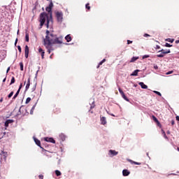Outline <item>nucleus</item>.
Instances as JSON below:
<instances>
[{
    "instance_id": "obj_1",
    "label": "nucleus",
    "mask_w": 179,
    "mask_h": 179,
    "mask_svg": "<svg viewBox=\"0 0 179 179\" xmlns=\"http://www.w3.org/2000/svg\"><path fill=\"white\" fill-rule=\"evenodd\" d=\"M63 40L64 37H57V35L50 33V31L47 30L46 36L43 39V45H45V48H50V46L52 45L53 44L61 45V44L63 43Z\"/></svg>"
},
{
    "instance_id": "obj_2",
    "label": "nucleus",
    "mask_w": 179,
    "mask_h": 179,
    "mask_svg": "<svg viewBox=\"0 0 179 179\" xmlns=\"http://www.w3.org/2000/svg\"><path fill=\"white\" fill-rule=\"evenodd\" d=\"M47 1H50V3L49 4V6L48 7H46V12H48L50 18H48V15H47V13H41L40 15V26L41 27H43V26H44V23H45V20L47 21L45 26L46 27H48V26H50V22H51V20H52V8H54V3H52V0H47Z\"/></svg>"
},
{
    "instance_id": "obj_3",
    "label": "nucleus",
    "mask_w": 179,
    "mask_h": 179,
    "mask_svg": "<svg viewBox=\"0 0 179 179\" xmlns=\"http://www.w3.org/2000/svg\"><path fill=\"white\" fill-rule=\"evenodd\" d=\"M55 16L57 17V22L59 23H62V20L64 19V13L61 11H57L55 12Z\"/></svg>"
},
{
    "instance_id": "obj_4",
    "label": "nucleus",
    "mask_w": 179,
    "mask_h": 179,
    "mask_svg": "<svg viewBox=\"0 0 179 179\" xmlns=\"http://www.w3.org/2000/svg\"><path fill=\"white\" fill-rule=\"evenodd\" d=\"M0 156H3L4 160L6 161V157H8V156H9V155L8 154V152H5V151L1 150H0Z\"/></svg>"
},
{
    "instance_id": "obj_5",
    "label": "nucleus",
    "mask_w": 179,
    "mask_h": 179,
    "mask_svg": "<svg viewBox=\"0 0 179 179\" xmlns=\"http://www.w3.org/2000/svg\"><path fill=\"white\" fill-rule=\"evenodd\" d=\"M29 46L27 45H25V49H24V57L25 58H29Z\"/></svg>"
},
{
    "instance_id": "obj_6",
    "label": "nucleus",
    "mask_w": 179,
    "mask_h": 179,
    "mask_svg": "<svg viewBox=\"0 0 179 179\" xmlns=\"http://www.w3.org/2000/svg\"><path fill=\"white\" fill-rule=\"evenodd\" d=\"M44 141H45V142H50V143H55V140H54L53 138L45 137L44 138Z\"/></svg>"
},
{
    "instance_id": "obj_7",
    "label": "nucleus",
    "mask_w": 179,
    "mask_h": 179,
    "mask_svg": "<svg viewBox=\"0 0 179 179\" xmlns=\"http://www.w3.org/2000/svg\"><path fill=\"white\" fill-rule=\"evenodd\" d=\"M158 52H162V54H164V55H166V54H170L171 51L170 50V49H168V50L162 49Z\"/></svg>"
},
{
    "instance_id": "obj_8",
    "label": "nucleus",
    "mask_w": 179,
    "mask_h": 179,
    "mask_svg": "<svg viewBox=\"0 0 179 179\" xmlns=\"http://www.w3.org/2000/svg\"><path fill=\"white\" fill-rule=\"evenodd\" d=\"M152 120L156 124L158 125V127H160L162 124H160V122H159V120H157V117L155 115H152Z\"/></svg>"
},
{
    "instance_id": "obj_9",
    "label": "nucleus",
    "mask_w": 179,
    "mask_h": 179,
    "mask_svg": "<svg viewBox=\"0 0 179 179\" xmlns=\"http://www.w3.org/2000/svg\"><path fill=\"white\" fill-rule=\"evenodd\" d=\"M34 142H35L36 145H37V146H39V148H41V149H43V147H41V142L40 141V140H38L37 138H34Z\"/></svg>"
},
{
    "instance_id": "obj_10",
    "label": "nucleus",
    "mask_w": 179,
    "mask_h": 179,
    "mask_svg": "<svg viewBox=\"0 0 179 179\" xmlns=\"http://www.w3.org/2000/svg\"><path fill=\"white\" fill-rule=\"evenodd\" d=\"M13 122H14L13 120H7L5 122V127L8 128V127H9V124H12Z\"/></svg>"
},
{
    "instance_id": "obj_11",
    "label": "nucleus",
    "mask_w": 179,
    "mask_h": 179,
    "mask_svg": "<svg viewBox=\"0 0 179 179\" xmlns=\"http://www.w3.org/2000/svg\"><path fill=\"white\" fill-rule=\"evenodd\" d=\"M122 174H123L124 177H127V176H128L129 174H131V172H129V171H128V170H127V169H124V170L122 171Z\"/></svg>"
},
{
    "instance_id": "obj_12",
    "label": "nucleus",
    "mask_w": 179,
    "mask_h": 179,
    "mask_svg": "<svg viewBox=\"0 0 179 179\" xmlns=\"http://www.w3.org/2000/svg\"><path fill=\"white\" fill-rule=\"evenodd\" d=\"M90 103H91V104H92L91 106H90L91 110L92 108H94V107H96V105H94V99H91L90 100Z\"/></svg>"
},
{
    "instance_id": "obj_13",
    "label": "nucleus",
    "mask_w": 179,
    "mask_h": 179,
    "mask_svg": "<svg viewBox=\"0 0 179 179\" xmlns=\"http://www.w3.org/2000/svg\"><path fill=\"white\" fill-rule=\"evenodd\" d=\"M101 122L102 125H106V124H107V120L106 119V117H101Z\"/></svg>"
},
{
    "instance_id": "obj_14",
    "label": "nucleus",
    "mask_w": 179,
    "mask_h": 179,
    "mask_svg": "<svg viewBox=\"0 0 179 179\" xmlns=\"http://www.w3.org/2000/svg\"><path fill=\"white\" fill-rule=\"evenodd\" d=\"M65 40L67 41V43H70V41H72V37L71 36V34L66 36Z\"/></svg>"
},
{
    "instance_id": "obj_15",
    "label": "nucleus",
    "mask_w": 179,
    "mask_h": 179,
    "mask_svg": "<svg viewBox=\"0 0 179 179\" xmlns=\"http://www.w3.org/2000/svg\"><path fill=\"white\" fill-rule=\"evenodd\" d=\"M29 88H30V78H29L27 80V83L25 87V90H29Z\"/></svg>"
},
{
    "instance_id": "obj_16",
    "label": "nucleus",
    "mask_w": 179,
    "mask_h": 179,
    "mask_svg": "<svg viewBox=\"0 0 179 179\" xmlns=\"http://www.w3.org/2000/svg\"><path fill=\"white\" fill-rule=\"evenodd\" d=\"M59 136L61 141H62V142H64V141H65L66 139V136H65V134H60Z\"/></svg>"
},
{
    "instance_id": "obj_17",
    "label": "nucleus",
    "mask_w": 179,
    "mask_h": 179,
    "mask_svg": "<svg viewBox=\"0 0 179 179\" xmlns=\"http://www.w3.org/2000/svg\"><path fill=\"white\" fill-rule=\"evenodd\" d=\"M109 153H110V155H112V156H117V155H118V152L113 150H110Z\"/></svg>"
},
{
    "instance_id": "obj_18",
    "label": "nucleus",
    "mask_w": 179,
    "mask_h": 179,
    "mask_svg": "<svg viewBox=\"0 0 179 179\" xmlns=\"http://www.w3.org/2000/svg\"><path fill=\"white\" fill-rule=\"evenodd\" d=\"M138 85L141 87L142 89H148V85H145V83L141 82Z\"/></svg>"
},
{
    "instance_id": "obj_19",
    "label": "nucleus",
    "mask_w": 179,
    "mask_h": 179,
    "mask_svg": "<svg viewBox=\"0 0 179 179\" xmlns=\"http://www.w3.org/2000/svg\"><path fill=\"white\" fill-rule=\"evenodd\" d=\"M20 93V89H18L14 96L13 97V100H15L16 97L19 96V94Z\"/></svg>"
},
{
    "instance_id": "obj_20",
    "label": "nucleus",
    "mask_w": 179,
    "mask_h": 179,
    "mask_svg": "<svg viewBox=\"0 0 179 179\" xmlns=\"http://www.w3.org/2000/svg\"><path fill=\"white\" fill-rule=\"evenodd\" d=\"M104 62H106V59H103L102 61H101L99 64V65L97 66V69H99V68H100L101 65H103V64H104Z\"/></svg>"
},
{
    "instance_id": "obj_21",
    "label": "nucleus",
    "mask_w": 179,
    "mask_h": 179,
    "mask_svg": "<svg viewBox=\"0 0 179 179\" xmlns=\"http://www.w3.org/2000/svg\"><path fill=\"white\" fill-rule=\"evenodd\" d=\"M138 72H139V70H135L132 73L131 76H138Z\"/></svg>"
},
{
    "instance_id": "obj_22",
    "label": "nucleus",
    "mask_w": 179,
    "mask_h": 179,
    "mask_svg": "<svg viewBox=\"0 0 179 179\" xmlns=\"http://www.w3.org/2000/svg\"><path fill=\"white\" fill-rule=\"evenodd\" d=\"M122 97L124 99V100H125L126 101H129V99H128V97H127V96H125V94H122Z\"/></svg>"
},
{
    "instance_id": "obj_23",
    "label": "nucleus",
    "mask_w": 179,
    "mask_h": 179,
    "mask_svg": "<svg viewBox=\"0 0 179 179\" xmlns=\"http://www.w3.org/2000/svg\"><path fill=\"white\" fill-rule=\"evenodd\" d=\"M130 163H131V164H136L137 166H141V162H134L132 160H130Z\"/></svg>"
},
{
    "instance_id": "obj_24",
    "label": "nucleus",
    "mask_w": 179,
    "mask_h": 179,
    "mask_svg": "<svg viewBox=\"0 0 179 179\" xmlns=\"http://www.w3.org/2000/svg\"><path fill=\"white\" fill-rule=\"evenodd\" d=\"M165 41H168L169 43H174V38H166Z\"/></svg>"
},
{
    "instance_id": "obj_25",
    "label": "nucleus",
    "mask_w": 179,
    "mask_h": 179,
    "mask_svg": "<svg viewBox=\"0 0 179 179\" xmlns=\"http://www.w3.org/2000/svg\"><path fill=\"white\" fill-rule=\"evenodd\" d=\"M137 59H139V57H133L130 61V62H135Z\"/></svg>"
},
{
    "instance_id": "obj_26",
    "label": "nucleus",
    "mask_w": 179,
    "mask_h": 179,
    "mask_svg": "<svg viewBox=\"0 0 179 179\" xmlns=\"http://www.w3.org/2000/svg\"><path fill=\"white\" fill-rule=\"evenodd\" d=\"M25 41H27V43H29V33L26 32L25 34Z\"/></svg>"
},
{
    "instance_id": "obj_27",
    "label": "nucleus",
    "mask_w": 179,
    "mask_h": 179,
    "mask_svg": "<svg viewBox=\"0 0 179 179\" xmlns=\"http://www.w3.org/2000/svg\"><path fill=\"white\" fill-rule=\"evenodd\" d=\"M55 174H56V176H57V177H59V176H61V171H59V170H56L55 171Z\"/></svg>"
},
{
    "instance_id": "obj_28",
    "label": "nucleus",
    "mask_w": 179,
    "mask_h": 179,
    "mask_svg": "<svg viewBox=\"0 0 179 179\" xmlns=\"http://www.w3.org/2000/svg\"><path fill=\"white\" fill-rule=\"evenodd\" d=\"M29 101H31V98L30 97L27 98L25 104H29Z\"/></svg>"
},
{
    "instance_id": "obj_29",
    "label": "nucleus",
    "mask_w": 179,
    "mask_h": 179,
    "mask_svg": "<svg viewBox=\"0 0 179 179\" xmlns=\"http://www.w3.org/2000/svg\"><path fill=\"white\" fill-rule=\"evenodd\" d=\"M85 8H86V9H87V10H90V3H87L85 5Z\"/></svg>"
},
{
    "instance_id": "obj_30",
    "label": "nucleus",
    "mask_w": 179,
    "mask_h": 179,
    "mask_svg": "<svg viewBox=\"0 0 179 179\" xmlns=\"http://www.w3.org/2000/svg\"><path fill=\"white\" fill-rule=\"evenodd\" d=\"M157 58H163L164 57V53L161 52V54L157 55Z\"/></svg>"
},
{
    "instance_id": "obj_31",
    "label": "nucleus",
    "mask_w": 179,
    "mask_h": 179,
    "mask_svg": "<svg viewBox=\"0 0 179 179\" xmlns=\"http://www.w3.org/2000/svg\"><path fill=\"white\" fill-rule=\"evenodd\" d=\"M15 82V77H12L10 85H13Z\"/></svg>"
},
{
    "instance_id": "obj_32",
    "label": "nucleus",
    "mask_w": 179,
    "mask_h": 179,
    "mask_svg": "<svg viewBox=\"0 0 179 179\" xmlns=\"http://www.w3.org/2000/svg\"><path fill=\"white\" fill-rule=\"evenodd\" d=\"M34 108H36V104L33 106V107L31 109L30 114H33V111H34Z\"/></svg>"
},
{
    "instance_id": "obj_33",
    "label": "nucleus",
    "mask_w": 179,
    "mask_h": 179,
    "mask_svg": "<svg viewBox=\"0 0 179 179\" xmlns=\"http://www.w3.org/2000/svg\"><path fill=\"white\" fill-rule=\"evenodd\" d=\"M51 48H52V45H50V46H49L48 48H47V50H48L49 54H51Z\"/></svg>"
},
{
    "instance_id": "obj_34",
    "label": "nucleus",
    "mask_w": 179,
    "mask_h": 179,
    "mask_svg": "<svg viewBox=\"0 0 179 179\" xmlns=\"http://www.w3.org/2000/svg\"><path fill=\"white\" fill-rule=\"evenodd\" d=\"M45 51L41 52V55L42 59H44V55H45Z\"/></svg>"
},
{
    "instance_id": "obj_35",
    "label": "nucleus",
    "mask_w": 179,
    "mask_h": 179,
    "mask_svg": "<svg viewBox=\"0 0 179 179\" xmlns=\"http://www.w3.org/2000/svg\"><path fill=\"white\" fill-rule=\"evenodd\" d=\"M154 93H155V94H157L158 96H162V93H160V92H158V91H154Z\"/></svg>"
},
{
    "instance_id": "obj_36",
    "label": "nucleus",
    "mask_w": 179,
    "mask_h": 179,
    "mask_svg": "<svg viewBox=\"0 0 179 179\" xmlns=\"http://www.w3.org/2000/svg\"><path fill=\"white\" fill-rule=\"evenodd\" d=\"M20 71H23V62L20 63Z\"/></svg>"
},
{
    "instance_id": "obj_37",
    "label": "nucleus",
    "mask_w": 179,
    "mask_h": 179,
    "mask_svg": "<svg viewBox=\"0 0 179 179\" xmlns=\"http://www.w3.org/2000/svg\"><path fill=\"white\" fill-rule=\"evenodd\" d=\"M118 90L121 95L124 94V91H122V90L121 88L119 87Z\"/></svg>"
},
{
    "instance_id": "obj_38",
    "label": "nucleus",
    "mask_w": 179,
    "mask_h": 179,
    "mask_svg": "<svg viewBox=\"0 0 179 179\" xmlns=\"http://www.w3.org/2000/svg\"><path fill=\"white\" fill-rule=\"evenodd\" d=\"M12 96H13V92H11L8 95V99H10V97H12Z\"/></svg>"
},
{
    "instance_id": "obj_39",
    "label": "nucleus",
    "mask_w": 179,
    "mask_h": 179,
    "mask_svg": "<svg viewBox=\"0 0 179 179\" xmlns=\"http://www.w3.org/2000/svg\"><path fill=\"white\" fill-rule=\"evenodd\" d=\"M17 49H18L19 52L21 53L22 52V47H20V45H18Z\"/></svg>"
},
{
    "instance_id": "obj_40",
    "label": "nucleus",
    "mask_w": 179,
    "mask_h": 179,
    "mask_svg": "<svg viewBox=\"0 0 179 179\" xmlns=\"http://www.w3.org/2000/svg\"><path fill=\"white\" fill-rule=\"evenodd\" d=\"M165 47H169V48H170V47H173V45H170V43H166L165 44Z\"/></svg>"
},
{
    "instance_id": "obj_41",
    "label": "nucleus",
    "mask_w": 179,
    "mask_h": 179,
    "mask_svg": "<svg viewBox=\"0 0 179 179\" xmlns=\"http://www.w3.org/2000/svg\"><path fill=\"white\" fill-rule=\"evenodd\" d=\"M44 52V50H43V48H39L38 52L41 53V52Z\"/></svg>"
},
{
    "instance_id": "obj_42",
    "label": "nucleus",
    "mask_w": 179,
    "mask_h": 179,
    "mask_svg": "<svg viewBox=\"0 0 179 179\" xmlns=\"http://www.w3.org/2000/svg\"><path fill=\"white\" fill-rule=\"evenodd\" d=\"M38 178H40V179H43V178H44V176H43V175H39V176H38Z\"/></svg>"
},
{
    "instance_id": "obj_43",
    "label": "nucleus",
    "mask_w": 179,
    "mask_h": 179,
    "mask_svg": "<svg viewBox=\"0 0 179 179\" xmlns=\"http://www.w3.org/2000/svg\"><path fill=\"white\" fill-rule=\"evenodd\" d=\"M145 58H149V55H146L143 57V59H145Z\"/></svg>"
},
{
    "instance_id": "obj_44",
    "label": "nucleus",
    "mask_w": 179,
    "mask_h": 179,
    "mask_svg": "<svg viewBox=\"0 0 179 179\" xmlns=\"http://www.w3.org/2000/svg\"><path fill=\"white\" fill-rule=\"evenodd\" d=\"M143 36H144V37H150V35H149L148 34H145Z\"/></svg>"
},
{
    "instance_id": "obj_45",
    "label": "nucleus",
    "mask_w": 179,
    "mask_h": 179,
    "mask_svg": "<svg viewBox=\"0 0 179 179\" xmlns=\"http://www.w3.org/2000/svg\"><path fill=\"white\" fill-rule=\"evenodd\" d=\"M22 87H23V84L21 83L19 87L20 91L21 90Z\"/></svg>"
},
{
    "instance_id": "obj_46",
    "label": "nucleus",
    "mask_w": 179,
    "mask_h": 179,
    "mask_svg": "<svg viewBox=\"0 0 179 179\" xmlns=\"http://www.w3.org/2000/svg\"><path fill=\"white\" fill-rule=\"evenodd\" d=\"M171 73H173V71H169L168 73H166V75H171Z\"/></svg>"
},
{
    "instance_id": "obj_47",
    "label": "nucleus",
    "mask_w": 179,
    "mask_h": 179,
    "mask_svg": "<svg viewBox=\"0 0 179 179\" xmlns=\"http://www.w3.org/2000/svg\"><path fill=\"white\" fill-rule=\"evenodd\" d=\"M127 44H132V41H129V40H127Z\"/></svg>"
},
{
    "instance_id": "obj_48",
    "label": "nucleus",
    "mask_w": 179,
    "mask_h": 179,
    "mask_svg": "<svg viewBox=\"0 0 179 179\" xmlns=\"http://www.w3.org/2000/svg\"><path fill=\"white\" fill-rule=\"evenodd\" d=\"M156 48L157 50H160V46L159 45H157Z\"/></svg>"
},
{
    "instance_id": "obj_49",
    "label": "nucleus",
    "mask_w": 179,
    "mask_h": 179,
    "mask_svg": "<svg viewBox=\"0 0 179 179\" xmlns=\"http://www.w3.org/2000/svg\"><path fill=\"white\" fill-rule=\"evenodd\" d=\"M9 71H10V67H8V68L7 69L6 73H8L9 72Z\"/></svg>"
},
{
    "instance_id": "obj_50",
    "label": "nucleus",
    "mask_w": 179,
    "mask_h": 179,
    "mask_svg": "<svg viewBox=\"0 0 179 179\" xmlns=\"http://www.w3.org/2000/svg\"><path fill=\"white\" fill-rule=\"evenodd\" d=\"M174 124H176V122H174V120H171V125H174Z\"/></svg>"
},
{
    "instance_id": "obj_51",
    "label": "nucleus",
    "mask_w": 179,
    "mask_h": 179,
    "mask_svg": "<svg viewBox=\"0 0 179 179\" xmlns=\"http://www.w3.org/2000/svg\"><path fill=\"white\" fill-rule=\"evenodd\" d=\"M17 41H18V39L16 38V39H15V46H16V44H17Z\"/></svg>"
},
{
    "instance_id": "obj_52",
    "label": "nucleus",
    "mask_w": 179,
    "mask_h": 179,
    "mask_svg": "<svg viewBox=\"0 0 179 179\" xmlns=\"http://www.w3.org/2000/svg\"><path fill=\"white\" fill-rule=\"evenodd\" d=\"M34 90H36V85L34 86V87L32 88V92H34Z\"/></svg>"
},
{
    "instance_id": "obj_53",
    "label": "nucleus",
    "mask_w": 179,
    "mask_h": 179,
    "mask_svg": "<svg viewBox=\"0 0 179 179\" xmlns=\"http://www.w3.org/2000/svg\"><path fill=\"white\" fill-rule=\"evenodd\" d=\"M164 137L165 139H169V138L167 137V136L166 135V134H164Z\"/></svg>"
},
{
    "instance_id": "obj_54",
    "label": "nucleus",
    "mask_w": 179,
    "mask_h": 179,
    "mask_svg": "<svg viewBox=\"0 0 179 179\" xmlns=\"http://www.w3.org/2000/svg\"><path fill=\"white\" fill-rule=\"evenodd\" d=\"M175 43H176V44H178V43H179V40H176V41H175Z\"/></svg>"
},
{
    "instance_id": "obj_55",
    "label": "nucleus",
    "mask_w": 179,
    "mask_h": 179,
    "mask_svg": "<svg viewBox=\"0 0 179 179\" xmlns=\"http://www.w3.org/2000/svg\"><path fill=\"white\" fill-rule=\"evenodd\" d=\"M176 121H179V116H176Z\"/></svg>"
},
{
    "instance_id": "obj_56",
    "label": "nucleus",
    "mask_w": 179,
    "mask_h": 179,
    "mask_svg": "<svg viewBox=\"0 0 179 179\" xmlns=\"http://www.w3.org/2000/svg\"><path fill=\"white\" fill-rule=\"evenodd\" d=\"M2 101H3V98H1L0 99V103H2Z\"/></svg>"
},
{
    "instance_id": "obj_57",
    "label": "nucleus",
    "mask_w": 179,
    "mask_h": 179,
    "mask_svg": "<svg viewBox=\"0 0 179 179\" xmlns=\"http://www.w3.org/2000/svg\"><path fill=\"white\" fill-rule=\"evenodd\" d=\"M3 83L6 82V78H5L3 80Z\"/></svg>"
},
{
    "instance_id": "obj_58",
    "label": "nucleus",
    "mask_w": 179,
    "mask_h": 179,
    "mask_svg": "<svg viewBox=\"0 0 179 179\" xmlns=\"http://www.w3.org/2000/svg\"><path fill=\"white\" fill-rule=\"evenodd\" d=\"M162 134H163V135H164V134H166V132L164 131V130H162Z\"/></svg>"
},
{
    "instance_id": "obj_59",
    "label": "nucleus",
    "mask_w": 179,
    "mask_h": 179,
    "mask_svg": "<svg viewBox=\"0 0 179 179\" xmlns=\"http://www.w3.org/2000/svg\"><path fill=\"white\" fill-rule=\"evenodd\" d=\"M166 134H168V135H170V131H168Z\"/></svg>"
},
{
    "instance_id": "obj_60",
    "label": "nucleus",
    "mask_w": 179,
    "mask_h": 179,
    "mask_svg": "<svg viewBox=\"0 0 179 179\" xmlns=\"http://www.w3.org/2000/svg\"><path fill=\"white\" fill-rule=\"evenodd\" d=\"M154 68H155V69H157L158 67H157V66H155Z\"/></svg>"
},
{
    "instance_id": "obj_61",
    "label": "nucleus",
    "mask_w": 179,
    "mask_h": 179,
    "mask_svg": "<svg viewBox=\"0 0 179 179\" xmlns=\"http://www.w3.org/2000/svg\"><path fill=\"white\" fill-rule=\"evenodd\" d=\"M112 117H115V115L113 114H111Z\"/></svg>"
},
{
    "instance_id": "obj_62",
    "label": "nucleus",
    "mask_w": 179,
    "mask_h": 179,
    "mask_svg": "<svg viewBox=\"0 0 179 179\" xmlns=\"http://www.w3.org/2000/svg\"><path fill=\"white\" fill-rule=\"evenodd\" d=\"M24 85H26V81L24 82Z\"/></svg>"
}]
</instances>
